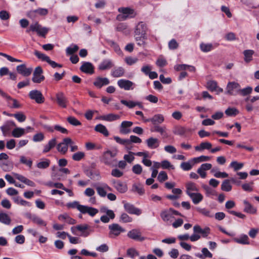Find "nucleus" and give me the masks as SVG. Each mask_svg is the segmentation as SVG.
<instances>
[{"label":"nucleus","mask_w":259,"mask_h":259,"mask_svg":"<svg viewBox=\"0 0 259 259\" xmlns=\"http://www.w3.org/2000/svg\"><path fill=\"white\" fill-rule=\"evenodd\" d=\"M30 31L36 32L39 36L45 37L48 33L49 29L46 27H42L38 22H35L30 25L29 28L26 30V31L28 33Z\"/></svg>","instance_id":"20e7f679"},{"label":"nucleus","mask_w":259,"mask_h":259,"mask_svg":"<svg viewBox=\"0 0 259 259\" xmlns=\"http://www.w3.org/2000/svg\"><path fill=\"white\" fill-rule=\"evenodd\" d=\"M194 234L190 236V240L194 242L198 240L202 236L206 238L210 234V228L205 227L204 229L201 228L199 225H195L193 227Z\"/></svg>","instance_id":"f257e3e1"},{"label":"nucleus","mask_w":259,"mask_h":259,"mask_svg":"<svg viewBox=\"0 0 259 259\" xmlns=\"http://www.w3.org/2000/svg\"><path fill=\"white\" fill-rule=\"evenodd\" d=\"M13 116L15 118H16L18 121H19L20 122L24 121L26 118V116L24 114H23L22 113H21V112H18V113H15V114H14L13 115Z\"/></svg>","instance_id":"69168bd1"},{"label":"nucleus","mask_w":259,"mask_h":259,"mask_svg":"<svg viewBox=\"0 0 259 259\" xmlns=\"http://www.w3.org/2000/svg\"><path fill=\"white\" fill-rule=\"evenodd\" d=\"M95 130L97 132L102 134L105 137L109 136V132L107 128L102 124H97L95 127Z\"/></svg>","instance_id":"c9c22d12"},{"label":"nucleus","mask_w":259,"mask_h":259,"mask_svg":"<svg viewBox=\"0 0 259 259\" xmlns=\"http://www.w3.org/2000/svg\"><path fill=\"white\" fill-rule=\"evenodd\" d=\"M34 55H35L39 59L43 61L47 62V61L49 59V57L46 55L45 54H43L37 50H35L34 52Z\"/></svg>","instance_id":"603ef678"},{"label":"nucleus","mask_w":259,"mask_h":259,"mask_svg":"<svg viewBox=\"0 0 259 259\" xmlns=\"http://www.w3.org/2000/svg\"><path fill=\"white\" fill-rule=\"evenodd\" d=\"M133 124V122L129 121H123L121 122L119 127V132L121 134L126 135L131 133L130 129Z\"/></svg>","instance_id":"f3484780"},{"label":"nucleus","mask_w":259,"mask_h":259,"mask_svg":"<svg viewBox=\"0 0 259 259\" xmlns=\"http://www.w3.org/2000/svg\"><path fill=\"white\" fill-rule=\"evenodd\" d=\"M157 179L161 183L167 180L168 179V176L166 172L164 171H160L158 174Z\"/></svg>","instance_id":"e2e57ef3"},{"label":"nucleus","mask_w":259,"mask_h":259,"mask_svg":"<svg viewBox=\"0 0 259 259\" xmlns=\"http://www.w3.org/2000/svg\"><path fill=\"white\" fill-rule=\"evenodd\" d=\"M186 193L188 195L190 194H192V191H198V189L196 187L195 183L192 182H188L186 185Z\"/></svg>","instance_id":"e433bc0d"},{"label":"nucleus","mask_w":259,"mask_h":259,"mask_svg":"<svg viewBox=\"0 0 259 259\" xmlns=\"http://www.w3.org/2000/svg\"><path fill=\"white\" fill-rule=\"evenodd\" d=\"M11 222L10 217L6 213H0V222L5 225H10Z\"/></svg>","instance_id":"a19ab883"},{"label":"nucleus","mask_w":259,"mask_h":259,"mask_svg":"<svg viewBox=\"0 0 259 259\" xmlns=\"http://www.w3.org/2000/svg\"><path fill=\"white\" fill-rule=\"evenodd\" d=\"M124 69L122 67L115 68L111 72V76L115 78L122 77L124 75Z\"/></svg>","instance_id":"bb28decb"},{"label":"nucleus","mask_w":259,"mask_h":259,"mask_svg":"<svg viewBox=\"0 0 259 259\" xmlns=\"http://www.w3.org/2000/svg\"><path fill=\"white\" fill-rule=\"evenodd\" d=\"M200 47L201 51L204 52L210 51L212 49V45L210 44H206L202 43L200 44Z\"/></svg>","instance_id":"680f3d73"},{"label":"nucleus","mask_w":259,"mask_h":259,"mask_svg":"<svg viewBox=\"0 0 259 259\" xmlns=\"http://www.w3.org/2000/svg\"><path fill=\"white\" fill-rule=\"evenodd\" d=\"M203 189L205 190L207 196L215 195V191L212 188L206 185H202Z\"/></svg>","instance_id":"6e6d98bb"},{"label":"nucleus","mask_w":259,"mask_h":259,"mask_svg":"<svg viewBox=\"0 0 259 259\" xmlns=\"http://www.w3.org/2000/svg\"><path fill=\"white\" fill-rule=\"evenodd\" d=\"M164 117L161 114H156L152 117V123L154 125L162 123L164 121Z\"/></svg>","instance_id":"58836bf2"},{"label":"nucleus","mask_w":259,"mask_h":259,"mask_svg":"<svg viewBox=\"0 0 259 259\" xmlns=\"http://www.w3.org/2000/svg\"><path fill=\"white\" fill-rule=\"evenodd\" d=\"M25 133L24 128L21 127H16L13 130L12 133V136L15 138H19Z\"/></svg>","instance_id":"ea45409f"},{"label":"nucleus","mask_w":259,"mask_h":259,"mask_svg":"<svg viewBox=\"0 0 259 259\" xmlns=\"http://www.w3.org/2000/svg\"><path fill=\"white\" fill-rule=\"evenodd\" d=\"M252 91V89L250 87H247L243 89L240 88L238 94H240L242 96H245L250 94Z\"/></svg>","instance_id":"bf43d9fd"},{"label":"nucleus","mask_w":259,"mask_h":259,"mask_svg":"<svg viewBox=\"0 0 259 259\" xmlns=\"http://www.w3.org/2000/svg\"><path fill=\"white\" fill-rule=\"evenodd\" d=\"M114 66L113 62L109 59L103 60L99 64L98 69L100 70H105L111 69Z\"/></svg>","instance_id":"a211bd4d"},{"label":"nucleus","mask_w":259,"mask_h":259,"mask_svg":"<svg viewBox=\"0 0 259 259\" xmlns=\"http://www.w3.org/2000/svg\"><path fill=\"white\" fill-rule=\"evenodd\" d=\"M28 96L31 100H34L37 104H41L45 102V98L40 91L32 90L29 93Z\"/></svg>","instance_id":"6e6552de"},{"label":"nucleus","mask_w":259,"mask_h":259,"mask_svg":"<svg viewBox=\"0 0 259 259\" xmlns=\"http://www.w3.org/2000/svg\"><path fill=\"white\" fill-rule=\"evenodd\" d=\"M120 118V116L119 115L113 113L102 115L100 117L101 119L109 122L118 120Z\"/></svg>","instance_id":"c756f323"},{"label":"nucleus","mask_w":259,"mask_h":259,"mask_svg":"<svg viewBox=\"0 0 259 259\" xmlns=\"http://www.w3.org/2000/svg\"><path fill=\"white\" fill-rule=\"evenodd\" d=\"M127 255L132 258L139 255V252L134 248H131L127 250Z\"/></svg>","instance_id":"052dcab7"},{"label":"nucleus","mask_w":259,"mask_h":259,"mask_svg":"<svg viewBox=\"0 0 259 259\" xmlns=\"http://www.w3.org/2000/svg\"><path fill=\"white\" fill-rule=\"evenodd\" d=\"M162 220L165 222H171L174 216L172 214L171 208L161 211L160 214Z\"/></svg>","instance_id":"6ab92c4d"},{"label":"nucleus","mask_w":259,"mask_h":259,"mask_svg":"<svg viewBox=\"0 0 259 259\" xmlns=\"http://www.w3.org/2000/svg\"><path fill=\"white\" fill-rule=\"evenodd\" d=\"M119 221L126 223H130L132 221V218L125 213H123L121 214Z\"/></svg>","instance_id":"4d7b16f0"},{"label":"nucleus","mask_w":259,"mask_h":259,"mask_svg":"<svg viewBox=\"0 0 259 259\" xmlns=\"http://www.w3.org/2000/svg\"><path fill=\"white\" fill-rule=\"evenodd\" d=\"M98 212L99 210L97 208L83 205L80 210L81 213L83 214L88 213L92 217L95 216Z\"/></svg>","instance_id":"412c9836"},{"label":"nucleus","mask_w":259,"mask_h":259,"mask_svg":"<svg viewBox=\"0 0 259 259\" xmlns=\"http://www.w3.org/2000/svg\"><path fill=\"white\" fill-rule=\"evenodd\" d=\"M109 45L113 48L114 51L118 55H121L122 54V52L119 47V46L114 41L112 40H110L108 41Z\"/></svg>","instance_id":"864d4df0"},{"label":"nucleus","mask_w":259,"mask_h":259,"mask_svg":"<svg viewBox=\"0 0 259 259\" xmlns=\"http://www.w3.org/2000/svg\"><path fill=\"white\" fill-rule=\"evenodd\" d=\"M233 241L237 243L242 245H249L250 244L249 237L244 234H241L239 237H235L233 238Z\"/></svg>","instance_id":"b1692460"},{"label":"nucleus","mask_w":259,"mask_h":259,"mask_svg":"<svg viewBox=\"0 0 259 259\" xmlns=\"http://www.w3.org/2000/svg\"><path fill=\"white\" fill-rule=\"evenodd\" d=\"M212 147V145L209 142H202L199 146L195 147L196 151H201L204 149H210Z\"/></svg>","instance_id":"79ce46f5"},{"label":"nucleus","mask_w":259,"mask_h":259,"mask_svg":"<svg viewBox=\"0 0 259 259\" xmlns=\"http://www.w3.org/2000/svg\"><path fill=\"white\" fill-rule=\"evenodd\" d=\"M111 182L114 188L119 193H124L127 191V187L125 183L115 180H112Z\"/></svg>","instance_id":"ddd939ff"},{"label":"nucleus","mask_w":259,"mask_h":259,"mask_svg":"<svg viewBox=\"0 0 259 259\" xmlns=\"http://www.w3.org/2000/svg\"><path fill=\"white\" fill-rule=\"evenodd\" d=\"M245 205L244 211L247 213L254 214L256 212V209L254 208L248 201L244 200Z\"/></svg>","instance_id":"2f4dec72"},{"label":"nucleus","mask_w":259,"mask_h":259,"mask_svg":"<svg viewBox=\"0 0 259 259\" xmlns=\"http://www.w3.org/2000/svg\"><path fill=\"white\" fill-rule=\"evenodd\" d=\"M73 144V142L70 138H66L63 139L62 142L57 145V149L59 152L65 154L68 150V145Z\"/></svg>","instance_id":"9d476101"},{"label":"nucleus","mask_w":259,"mask_h":259,"mask_svg":"<svg viewBox=\"0 0 259 259\" xmlns=\"http://www.w3.org/2000/svg\"><path fill=\"white\" fill-rule=\"evenodd\" d=\"M202 253H196V256L199 257L200 259H204L205 258H211L212 257V254L208 250L207 248H203L201 250Z\"/></svg>","instance_id":"7c9ffc66"},{"label":"nucleus","mask_w":259,"mask_h":259,"mask_svg":"<svg viewBox=\"0 0 259 259\" xmlns=\"http://www.w3.org/2000/svg\"><path fill=\"white\" fill-rule=\"evenodd\" d=\"M117 84L120 88L128 91L133 89L132 87L134 83L129 80L121 79L118 80Z\"/></svg>","instance_id":"dca6fc26"},{"label":"nucleus","mask_w":259,"mask_h":259,"mask_svg":"<svg viewBox=\"0 0 259 259\" xmlns=\"http://www.w3.org/2000/svg\"><path fill=\"white\" fill-rule=\"evenodd\" d=\"M67 121L71 125L77 126L81 125V122L76 118L73 116H69L67 118Z\"/></svg>","instance_id":"13d9d810"},{"label":"nucleus","mask_w":259,"mask_h":259,"mask_svg":"<svg viewBox=\"0 0 259 259\" xmlns=\"http://www.w3.org/2000/svg\"><path fill=\"white\" fill-rule=\"evenodd\" d=\"M50 160L48 159H45L44 161H40L36 164L37 168L40 169H45L48 168L50 164Z\"/></svg>","instance_id":"a18cd8bd"},{"label":"nucleus","mask_w":259,"mask_h":259,"mask_svg":"<svg viewBox=\"0 0 259 259\" xmlns=\"http://www.w3.org/2000/svg\"><path fill=\"white\" fill-rule=\"evenodd\" d=\"M78 49L79 48L77 45H72L71 46L68 47L66 49V53L68 55H72L75 52H76L78 50Z\"/></svg>","instance_id":"0e129e2a"},{"label":"nucleus","mask_w":259,"mask_h":259,"mask_svg":"<svg viewBox=\"0 0 259 259\" xmlns=\"http://www.w3.org/2000/svg\"><path fill=\"white\" fill-rule=\"evenodd\" d=\"M94 186L96 188L98 194L101 197H105L107 195L106 191L103 186H99L95 184Z\"/></svg>","instance_id":"3c124183"},{"label":"nucleus","mask_w":259,"mask_h":259,"mask_svg":"<svg viewBox=\"0 0 259 259\" xmlns=\"http://www.w3.org/2000/svg\"><path fill=\"white\" fill-rule=\"evenodd\" d=\"M94 67L92 63L85 62H84L80 67V70L85 73L93 74Z\"/></svg>","instance_id":"393cba45"},{"label":"nucleus","mask_w":259,"mask_h":259,"mask_svg":"<svg viewBox=\"0 0 259 259\" xmlns=\"http://www.w3.org/2000/svg\"><path fill=\"white\" fill-rule=\"evenodd\" d=\"M207 88L211 92L215 91L218 88L217 82L214 80H209L207 83Z\"/></svg>","instance_id":"09e8293b"},{"label":"nucleus","mask_w":259,"mask_h":259,"mask_svg":"<svg viewBox=\"0 0 259 259\" xmlns=\"http://www.w3.org/2000/svg\"><path fill=\"white\" fill-rule=\"evenodd\" d=\"M132 191L137 192L140 195H143L144 193V190L142 186L140 184H134L132 187Z\"/></svg>","instance_id":"8fccbe9b"},{"label":"nucleus","mask_w":259,"mask_h":259,"mask_svg":"<svg viewBox=\"0 0 259 259\" xmlns=\"http://www.w3.org/2000/svg\"><path fill=\"white\" fill-rule=\"evenodd\" d=\"M254 53V51L252 50H246L243 52L244 56V61L248 63L252 60V56Z\"/></svg>","instance_id":"473e14b6"},{"label":"nucleus","mask_w":259,"mask_h":259,"mask_svg":"<svg viewBox=\"0 0 259 259\" xmlns=\"http://www.w3.org/2000/svg\"><path fill=\"white\" fill-rule=\"evenodd\" d=\"M43 70L40 66L36 67L33 73L32 80L34 83H39L45 80V76L42 75Z\"/></svg>","instance_id":"1a4fd4ad"},{"label":"nucleus","mask_w":259,"mask_h":259,"mask_svg":"<svg viewBox=\"0 0 259 259\" xmlns=\"http://www.w3.org/2000/svg\"><path fill=\"white\" fill-rule=\"evenodd\" d=\"M57 141L56 138L50 140L48 143L46 145L43 150V153H47L56 145Z\"/></svg>","instance_id":"f704fd0d"},{"label":"nucleus","mask_w":259,"mask_h":259,"mask_svg":"<svg viewBox=\"0 0 259 259\" xmlns=\"http://www.w3.org/2000/svg\"><path fill=\"white\" fill-rule=\"evenodd\" d=\"M240 85L235 81L229 82L226 87L227 94L235 96L238 94Z\"/></svg>","instance_id":"0eeeda50"},{"label":"nucleus","mask_w":259,"mask_h":259,"mask_svg":"<svg viewBox=\"0 0 259 259\" xmlns=\"http://www.w3.org/2000/svg\"><path fill=\"white\" fill-rule=\"evenodd\" d=\"M186 129L181 126H176L173 131V133L175 134L180 136L184 135L186 133Z\"/></svg>","instance_id":"5fc2aeb1"},{"label":"nucleus","mask_w":259,"mask_h":259,"mask_svg":"<svg viewBox=\"0 0 259 259\" xmlns=\"http://www.w3.org/2000/svg\"><path fill=\"white\" fill-rule=\"evenodd\" d=\"M76 230L82 232V236L84 237H87L89 235L90 232L86 231L89 228V225L84 224L83 225H77L75 226Z\"/></svg>","instance_id":"4c0bfd02"},{"label":"nucleus","mask_w":259,"mask_h":259,"mask_svg":"<svg viewBox=\"0 0 259 259\" xmlns=\"http://www.w3.org/2000/svg\"><path fill=\"white\" fill-rule=\"evenodd\" d=\"M27 217L30 219L33 223L39 226H46L47 223L36 214H29Z\"/></svg>","instance_id":"a878e982"},{"label":"nucleus","mask_w":259,"mask_h":259,"mask_svg":"<svg viewBox=\"0 0 259 259\" xmlns=\"http://www.w3.org/2000/svg\"><path fill=\"white\" fill-rule=\"evenodd\" d=\"M124 208L125 211L130 214L139 215L141 213V211L140 209L135 207L134 205L129 203H125L124 204Z\"/></svg>","instance_id":"aec40b11"},{"label":"nucleus","mask_w":259,"mask_h":259,"mask_svg":"<svg viewBox=\"0 0 259 259\" xmlns=\"http://www.w3.org/2000/svg\"><path fill=\"white\" fill-rule=\"evenodd\" d=\"M20 162L26 165L29 168H31L33 163L31 158H28L24 156H21L20 157Z\"/></svg>","instance_id":"37998d69"},{"label":"nucleus","mask_w":259,"mask_h":259,"mask_svg":"<svg viewBox=\"0 0 259 259\" xmlns=\"http://www.w3.org/2000/svg\"><path fill=\"white\" fill-rule=\"evenodd\" d=\"M85 156V154L83 152H78L74 153L72 155V159L75 161H80Z\"/></svg>","instance_id":"338daca9"},{"label":"nucleus","mask_w":259,"mask_h":259,"mask_svg":"<svg viewBox=\"0 0 259 259\" xmlns=\"http://www.w3.org/2000/svg\"><path fill=\"white\" fill-rule=\"evenodd\" d=\"M30 31L36 32L39 36L45 37L48 33L49 29L46 27H42L38 22H35L30 25L29 28L26 30V31L28 33Z\"/></svg>","instance_id":"39448f33"},{"label":"nucleus","mask_w":259,"mask_h":259,"mask_svg":"<svg viewBox=\"0 0 259 259\" xmlns=\"http://www.w3.org/2000/svg\"><path fill=\"white\" fill-rule=\"evenodd\" d=\"M192 199L195 204H197L201 202L203 199V196L199 193H193L188 195Z\"/></svg>","instance_id":"72a5a7b5"},{"label":"nucleus","mask_w":259,"mask_h":259,"mask_svg":"<svg viewBox=\"0 0 259 259\" xmlns=\"http://www.w3.org/2000/svg\"><path fill=\"white\" fill-rule=\"evenodd\" d=\"M118 11L122 13L117 16V19L119 21L125 20L128 18H133L135 16L134 10L128 8H119Z\"/></svg>","instance_id":"423d86ee"},{"label":"nucleus","mask_w":259,"mask_h":259,"mask_svg":"<svg viewBox=\"0 0 259 259\" xmlns=\"http://www.w3.org/2000/svg\"><path fill=\"white\" fill-rule=\"evenodd\" d=\"M117 153L115 151L107 150L105 151L101 157V161L106 165L113 166L116 160L115 159Z\"/></svg>","instance_id":"f03ea898"},{"label":"nucleus","mask_w":259,"mask_h":259,"mask_svg":"<svg viewBox=\"0 0 259 259\" xmlns=\"http://www.w3.org/2000/svg\"><path fill=\"white\" fill-rule=\"evenodd\" d=\"M221 189L226 192H229L232 190V186L229 180H225L222 184Z\"/></svg>","instance_id":"49530a36"},{"label":"nucleus","mask_w":259,"mask_h":259,"mask_svg":"<svg viewBox=\"0 0 259 259\" xmlns=\"http://www.w3.org/2000/svg\"><path fill=\"white\" fill-rule=\"evenodd\" d=\"M196 209L198 212L205 217L210 218L213 217V215L211 214L210 211L207 209L205 208L196 207Z\"/></svg>","instance_id":"de8ad7c7"},{"label":"nucleus","mask_w":259,"mask_h":259,"mask_svg":"<svg viewBox=\"0 0 259 259\" xmlns=\"http://www.w3.org/2000/svg\"><path fill=\"white\" fill-rule=\"evenodd\" d=\"M56 101L60 107L63 108L67 107L68 101L63 92H59L56 94Z\"/></svg>","instance_id":"9b49d317"},{"label":"nucleus","mask_w":259,"mask_h":259,"mask_svg":"<svg viewBox=\"0 0 259 259\" xmlns=\"http://www.w3.org/2000/svg\"><path fill=\"white\" fill-rule=\"evenodd\" d=\"M147 30V27L146 24L143 22H140L136 26L135 35H142V36L144 37L145 35H146Z\"/></svg>","instance_id":"4468645a"},{"label":"nucleus","mask_w":259,"mask_h":259,"mask_svg":"<svg viewBox=\"0 0 259 259\" xmlns=\"http://www.w3.org/2000/svg\"><path fill=\"white\" fill-rule=\"evenodd\" d=\"M109 80L106 77H97L94 82V84L98 88H102L103 85L109 83Z\"/></svg>","instance_id":"c85d7f7f"},{"label":"nucleus","mask_w":259,"mask_h":259,"mask_svg":"<svg viewBox=\"0 0 259 259\" xmlns=\"http://www.w3.org/2000/svg\"><path fill=\"white\" fill-rule=\"evenodd\" d=\"M16 126L15 122L13 121H7L3 126L1 127V129L4 136H7L9 132L11 130L12 127Z\"/></svg>","instance_id":"5701e85b"},{"label":"nucleus","mask_w":259,"mask_h":259,"mask_svg":"<svg viewBox=\"0 0 259 259\" xmlns=\"http://www.w3.org/2000/svg\"><path fill=\"white\" fill-rule=\"evenodd\" d=\"M17 71L23 76H29L32 71V68H27L25 64L18 65L16 67Z\"/></svg>","instance_id":"2eb2a0df"},{"label":"nucleus","mask_w":259,"mask_h":259,"mask_svg":"<svg viewBox=\"0 0 259 259\" xmlns=\"http://www.w3.org/2000/svg\"><path fill=\"white\" fill-rule=\"evenodd\" d=\"M151 131L160 133L162 138H167L169 137L165 126L154 125Z\"/></svg>","instance_id":"4be33fe9"},{"label":"nucleus","mask_w":259,"mask_h":259,"mask_svg":"<svg viewBox=\"0 0 259 259\" xmlns=\"http://www.w3.org/2000/svg\"><path fill=\"white\" fill-rule=\"evenodd\" d=\"M108 228L109 230V237L111 238H115L120 235L121 233L125 231L123 228L116 223L109 225Z\"/></svg>","instance_id":"7ed1b4c3"},{"label":"nucleus","mask_w":259,"mask_h":259,"mask_svg":"<svg viewBox=\"0 0 259 259\" xmlns=\"http://www.w3.org/2000/svg\"><path fill=\"white\" fill-rule=\"evenodd\" d=\"M127 236L128 238L137 241H143L146 239V237L142 236L140 230L138 229L130 231L127 233Z\"/></svg>","instance_id":"f8f14e48"},{"label":"nucleus","mask_w":259,"mask_h":259,"mask_svg":"<svg viewBox=\"0 0 259 259\" xmlns=\"http://www.w3.org/2000/svg\"><path fill=\"white\" fill-rule=\"evenodd\" d=\"M148 147L150 149H155L159 146V141L158 139L150 137L146 141Z\"/></svg>","instance_id":"cd10ccee"},{"label":"nucleus","mask_w":259,"mask_h":259,"mask_svg":"<svg viewBox=\"0 0 259 259\" xmlns=\"http://www.w3.org/2000/svg\"><path fill=\"white\" fill-rule=\"evenodd\" d=\"M161 167L163 169H174V166L173 165L171 164V163L167 160H163L161 162Z\"/></svg>","instance_id":"774afa93"},{"label":"nucleus","mask_w":259,"mask_h":259,"mask_svg":"<svg viewBox=\"0 0 259 259\" xmlns=\"http://www.w3.org/2000/svg\"><path fill=\"white\" fill-rule=\"evenodd\" d=\"M66 206L68 208H76L80 212L82 205L79 204V202L74 201L66 204Z\"/></svg>","instance_id":"c03bdc74"}]
</instances>
